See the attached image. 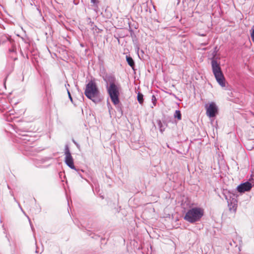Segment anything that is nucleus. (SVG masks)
Listing matches in <instances>:
<instances>
[{
    "mask_svg": "<svg viewBox=\"0 0 254 254\" xmlns=\"http://www.w3.org/2000/svg\"><path fill=\"white\" fill-rule=\"evenodd\" d=\"M85 95L89 99L96 103L100 101V91L95 82L90 81L86 86Z\"/></svg>",
    "mask_w": 254,
    "mask_h": 254,
    "instance_id": "f257e3e1",
    "label": "nucleus"
},
{
    "mask_svg": "<svg viewBox=\"0 0 254 254\" xmlns=\"http://www.w3.org/2000/svg\"><path fill=\"white\" fill-rule=\"evenodd\" d=\"M203 214V209L200 207H194L187 211L184 216V219L190 223H194L199 221Z\"/></svg>",
    "mask_w": 254,
    "mask_h": 254,
    "instance_id": "f03ea898",
    "label": "nucleus"
},
{
    "mask_svg": "<svg viewBox=\"0 0 254 254\" xmlns=\"http://www.w3.org/2000/svg\"><path fill=\"white\" fill-rule=\"evenodd\" d=\"M211 65L213 73L220 85L225 87V79L221 70L220 64L215 59V56L211 59Z\"/></svg>",
    "mask_w": 254,
    "mask_h": 254,
    "instance_id": "7ed1b4c3",
    "label": "nucleus"
},
{
    "mask_svg": "<svg viewBox=\"0 0 254 254\" xmlns=\"http://www.w3.org/2000/svg\"><path fill=\"white\" fill-rule=\"evenodd\" d=\"M107 91L111 101L114 104H118L120 102L119 87L117 85L115 84V83L112 82L110 84V85L107 89Z\"/></svg>",
    "mask_w": 254,
    "mask_h": 254,
    "instance_id": "20e7f679",
    "label": "nucleus"
},
{
    "mask_svg": "<svg viewBox=\"0 0 254 254\" xmlns=\"http://www.w3.org/2000/svg\"><path fill=\"white\" fill-rule=\"evenodd\" d=\"M206 114L209 118H214L218 113V107L214 102L205 106Z\"/></svg>",
    "mask_w": 254,
    "mask_h": 254,
    "instance_id": "39448f33",
    "label": "nucleus"
},
{
    "mask_svg": "<svg viewBox=\"0 0 254 254\" xmlns=\"http://www.w3.org/2000/svg\"><path fill=\"white\" fill-rule=\"evenodd\" d=\"M65 162L66 165L71 169H75V168L73 163V159L70 154L69 148L67 145L65 147Z\"/></svg>",
    "mask_w": 254,
    "mask_h": 254,
    "instance_id": "423d86ee",
    "label": "nucleus"
},
{
    "mask_svg": "<svg viewBox=\"0 0 254 254\" xmlns=\"http://www.w3.org/2000/svg\"><path fill=\"white\" fill-rule=\"evenodd\" d=\"M252 188V185L249 182L242 183L237 187V190L239 192H244L250 191Z\"/></svg>",
    "mask_w": 254,
    "mask_h": 254,
    "instance_id": "0eeeda50",
    "label": "nucleus"
},
{
    "mask_svg": "<svg viewBox=\"0 0 254 254\" xmlns=\"http://www.w3.org/2000/svg\"><path fill=\"white\" fill-rule=\"evenodd\" d=\"M127 61L128 63V64L132 68H133L134 67V63L132 59V58L129 56H127L126 57Z\"/></svg>",
    "mask_w": 254,
    "mask_h": 254,
    "instance_id": "6e6552de",
    "label": "nucleus"
},
{
    "mask_svg": "<svg viewBox=\"0 0 254 254\" xmlns=\"http://www.w3.org/2000/svg\"><path fill=\"white\" fill-rule=\"evenodd\" d=\"M137 100L140 104H143V95L140 93H138L137 94Z\"/></svg>",
    "mask_w": 254,
    "mask_h": 254,
    "instance_id": "1a4fd4ad",
    "label": "nucleus"
},
{
    "mask_svg": "<svg viewBox=\"0 0 254 254\" xmlns=\"http://www.w3.org/2000/svg\"><path fill=\"white\" fill-rule=\"evenodd\" d=\"M174 118H177L178 120H181L182 119V115L181 113V112L179 110H176L175 114H174Z\"/></svg>",
    "mask_w": 254,
    "mask_h": 254,
    "instance_id": "9d476101",
    "label": "nucleus"
},
{
    "mask_svg": "<svg viewBox=\"0 0 254 254\" xmlns=\"http://www.w3.org/2000/svg\"><path fill=\"white\" fill-rule=\"evenodd\" d=\"M152 102H153V106H156L157 100H156V98L155 97V96H154V95L152 96Z\"/></svg>",
    "mask_w": 254,
    "mask_h": 254,
    "instance_id": "9b49d317",
    "label": "nucleus"
},
{
    "mask_svg": "<svg viewBox=\"0 0 254 254\" xmlns=\"http://www.w3.org/2000/svg\"><path fill=\"white\" fill-rule=\"evenodd\" d=\"M251 38L253 41L254 42V29H253V32L251 33Z\"/></svg>",
    "mask_w": 254,
    "mask_h": 254,
    "instance_id": "f8f14e48",
    "label": "nucleus"
},
{
    "mask_svg": "<svg viewBox=\"0 0 254 254\" xmlns=\"http://www.w3.org/2000/svg\"><path fill=\"white\" fill-rule=\"evenodd\" d=\"M68 96H69V98L71 100H72V98H71V95H70V94L69 91H68Z\"/></svg>",
    "mask_w": 254,
    "mask_h": 254,
    "instance_id": "ddd939ff",
    "label": "nucleus"
},
{
    "mask_svg": "<svg viewBox=\"0 0 254 254\" xmlns=\"http://www.w3.org/2000/svg\"><path fill=\"white\" fill-rule=\"evenodd\" d=\"M96 0H91V2L93 3H95L96 2Z\"/></svg>",
    "mask_w": 254,
    "mask_h": 254,
    "instance_id": "4468645a",
    "label": "nucleus"
}]
</instances>
